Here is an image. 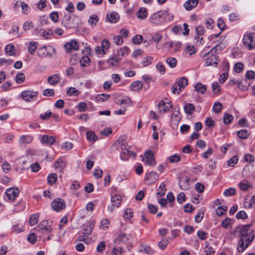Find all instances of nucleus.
Returning a JSON list of instances; mask_svg holds the SVG:
<instances>
[{
	"label": "nucleus",
	"instance_id": "680f3d73",
	"mask_svg": "<svg viewBox=\"0 0 255 255\" xmlns=\"http://www.w3.org/2000/svg\"><path fill=\"white\" fill-rule=\"evenodd\" d=\"M52 115V113L48 110L43 114L40 115V118L42 120H46L49 119Z\"/></svg>",
	"mask_w": 255,
	"mask_h": 255
},
{
	"label": "nucleus",
	"instance_id": "37998d69",
	"mask_svg": "<svg viewBox=\"0 0 255 255\" xmlns=\"http://www.w3.org/2000/svg\"><path fill=\"white\" fill-rule=\"evenodd\" d=\"M99 20L98 16L95 14H93L90 16L88 22L92 26H95Z\"/></svg>",
	"mask_w": 255,
	"mask_h": 255
},
{
	"label": "nucleus",
	"instance_id": "0eeeda50",
	"mask_svg": "<svg viewBox=\"0 0 255 255\" xmlns=\"http://www.w3.org/2000/svg\"><path fill=\"white\" fill-rule=\"evenodd\" d=\"M51 206L53 210L59 212L65 208L66 204L64 200L56 198L52 202Z\"/></svg>",
	"mask_w": 255,
	"mask_h": 255
},
{
	"label": "nucleus",
	"instance_id": "a878e982",
	"mask_svg": "<svg viewBox=\"0 0 255 255\" xmlns=\"http://www.w3.org/2000/svg\"><path fill=\"white\" fill-rule=\"evenodd\" d=\"M130 86L131 90L137 92L142 89L143 84H142L141 82L139 81H136L132 82L130 84Z\"/></svg>",
	"mask_w": 255,
	"mask_h": 255
},
{
	"label": "nucleus",
	"instance_id": "6ab92c4d",
	"mask_svg": "<svg viewBox=\"0 0 255 255\" xmlns=\"http://www.w3.org/2000/svg\"><path fill=\"white\" fill-rule=\"evenodd\" d=\"M107 17L109 22L115 23L118 22L120 16L117 12L114 11L110 14H107Z\"/></svg>",
	"mask_w": 255,
	"mask_h": 255
},
{
	"label": "nucleus",
	"instance_id": "5701e85b",
	"mask_svg": "<svg viewBox=\"0 0 255 255\" xmlns=\"http://www.w3.org/2000/svg\"><path fill=\"white\" fill-rule=\"evenodd\" d=\"M189 181V178L180 179L178 183L180 188L183 190H188L190 187Z\"/></svg>",
	"mask_w": 255,
	"mask_h": 255
},
{
	"label": "nucleus",
	"instance_id": "f3484780",
	"mask_svg": "<svg viewBox=\"0 0 255 255\" xmlns=\"http://www.w3.org/2000/svg\"><path fill=\"white\" fill-rule=\"evenodd\" d=\"M25 45L27 46V50L28 52L31 54L33 55L35 53L36 50L38 47V42L34 41H31L28 42H26Z\"/></svg>",
	"mask_w": 255,
	"mask_h": 255
},
{
	"label": "nucleus",
	"instance_id": "e2e57ef3",
	"mask_svg": "<svg viewBox=\"0 0 255 255\" xmlns=\"http://www.w3.org/2000/svg\"><path fill=\"white\" fill-rule=\"evenodd\" d=\"M69 96H77L79 94V91L74 87H70L67 91Z\"/></svg>",
	"mask_w": 255,
	"mask_h": 255
},
{
	"label": "nucleus",
	"instance_id": "aec40b11",
	"mask_svg": "<svg viewBox=\"0 0 255 255\" xmlns=\"http://www.w3.org/2000/svg\"><path fill=\"white\" fill-rule=\"evenodd\" d=\"M198 3V0H188L184 4L185 8L190 10L195 7Z\"/></svg>",
	"mask_w": 255,
	"mask_h": 255
},
{
	"label": "nucleus",
	"instance_id": "7ed1b4c3",
	"mask_svg": "<svg viewBox=\"0 0 255 255\" xmlns=\"http://www.w3.org/2000/svg\"><path fill=\"white\" fill-rule=\"evenodd\" d=\"M79 20V16L77 15L74 16L72 19H71V16L69 14L65 15L62 23L67 28H70L78 26L79 24L78 22Z\"/></svg>",
	"mask_w": 255,
	"mask_h": 255
},
{
	"label": "nucleus",
	"instance_id": "412c9836",
	"mask_svg": "<svg viewBox=\"0 0 255 255\" xmlns=\"http://www.w3.org/2000/svg\"><path fill=\"white\" fill-rule=\"evenodd\" d=\"M33 139V136L30 135H22L19 138V143L20 144H29L32 142Z\"/></svg>",
	"mask_w": 255,
	"mask_h": 255
},
{
	"label": "nucleus",
	"instance_id": "2eb2a0df",
	"mask_svg": "<svg viewBox=\"0 0 255 255\" xmlns=\"http://www.w3.org/2000/svg\"><path fill=\"white\" fill-rule=\"evenodd\" d=\"M65 48L66 52H71L72 50H76L79 48V44L75 40H71L69 42L65 44Z\"/></svg>",
	"mask_w": 255,
	"mask_h": 255
},
{
	"label": "nucleus",
	"instance_id": "a211bd4d",
	"mask_svg": "<svg viewBox=\"0 0 255 255\" xmlns=\"http://www.w3.org/2000/svg\"><path fill=\"white\" fill-rule=\"evenodd\" d=\"M129 240V236L124 233H121L116 239L115 242L117 243H127Z\"/></svg>",
	"mask_w": 255,
	"mask_h": 255
},
{
	"label": "nucleus",
	"instance_id": "f257e3e1",
	"mask_svg": "<svg viewBox=\"0 0 255 255\" xmlns=\"http://www.w3.org/2000/svg\"><path fill=\"white\" fill-rule=\"evenodd\" d=\"M239 229L240 239L238 250L239 252H243L254 240L255 233L249 225L243 226Z\"/></svg>",
	"mask_w": 255,
	"mask_h": 255
},
{
	"label": "nucleus",
	"instance_id": "49530a36",
	"mask_svg": "<svg viewBox=\"0 0 255 255\" xmlns=\"http://www.w3.org/2000/svg\"><path fill=\"white\" fill-rule=\"evenodd\" d=\"M166 62L169 66L171 68L175 67L177 65V60L174 57H169L167 58Z\"/></svg>",
	"mask_w": 255,
	"mask_h": 255
},
{
	"label": "nucleus",
	"instance_id": "de8ad7c7",
	"mask_svg": "<svg viewBox=\"0 0 255 255\" xmlns=\"http://www.w3.org/2000/svg\"><path fill=\"white\" fill-rule=\"evenodd\" d=\"M20 4L21 7L22 13L24 14H28L29 12L30 9L28 4L25 3L24 1H21Z\"/></svg>",
	"mask_w": 255,
	"mask_h": 255
},
{
	"label": "nucleus",
	"instance_id": "2f4dec72",
	"mask_svg": "<svg viewBox=\"0 0 255 255\" xmlns=\"http://www.w3.org/2000/svg\"><path fill=\"white\" fill-rule=\"evenodd\" d=\"M212 91L214 94L219 95L221 93V88L220 84L216 81L212 84Z\"/></svg>",
	"mask_w": 255,
	"mask_h": 255
},
{
	"label": "nucleus",
	"instance_id": "20e7f679",
	"mask_svg": "<svg viewBox=\"0 0 255 255\" xmlns=\"http://www.w3.org/2000/svg\"><path fill=\"white\" fill-rule=\"evenodd\" d=\"M243 43L249 50H252L255 48V33H246L244 36Z\"/></svg>",
	"mask_w": 255,
	"mask_h": 255
},
{
	"label": "nucleus",
	"instance_id": "3c124183",
	"mask_svg": "<svg viewBox=\"0 0 255 255\" xmlns=\"http://www.w3.org/2000/svg\"><path fill=\"white\" fill-rule=\"evenodd\" d=\"M233 116L231 114L226 113L224 115L223 121L225 124L229 125L233 120Z\"/></svg>",
	"mask_w": 255,
	"mask_h": 255
},
{
	"label": "nucleus",
	"instance_id": "9b49d317",
	"mask_svg": "<svg viewBox=\"0 0 255 255\" xmlns=\"http://www.w3.org/2000/svg\"><path fill=\"white\" fill-rule=\"evenodd\" d=\"M162 12L160 10L152 14L149 17V21L155 25H159L163 23V19L162 17Z\"/></svg>",
	"mask_w": 255,
	"mask_h": 255
},
{
	"label": "nucleus",
	"instance_id": "f704fd0d",
	"mask_svg": "<svg viewBox=\"0 0 255 255\" xmlns=\"http://www.w3.org/2000/svg\"><path fill=\"white\" fill-rule=\"evenodd\" d=\"M86 138L89 141L95 142L98 139V137L96 135L94 132L88 131L86 133Z\"/></svg>",
	"mask_w": 255,
	"mask_h": 255
},
{
	"label": "nucleus",
	"instance_id": "69168bd1",
	"mask_svg": "<svg viewBox=\"0 0 255 255\" xmlns=\"http://www.w3.org/2000/svg\"><path fill=\"white\" fill-rule=\"evenodd\" d=\"M65 166V163L62 159L59 158L55 162V168L56 169H62Z\"/></svg>",
	"mask_w": 255,
	"mask_h": 255
},
{
	"label": "nucleus",
	"instance_id": "dca6fc26",
	"mask_svg": "<svg viewBox=\"0 0 255 255\" xmlns=\"http://www.w3.org/2000/svg\"><path fill=\"white\" fill-rule=\"evenodd\" d=\"M158 175L155 172H150L146 174L145 177V180L147 183L150 184L155 182L158 179Z\"/></svg>",
	"mask_w": 255,
	"mask_h": 255
},
{
	"label": "nucleus",
	"instance_id": "c756f323",
	"mask_svg": "<svg viewBox=\"0 0 255 255\" xmlns=\"http://www.w3.org/2000/svg\"><path fill=\"white\" fill-rule=\"evenodd\" d=\"M136 15L140 19H143L147 16V11L145 8L141 7L137 12Z\"/></svg>",
	"mask_w": 255,
	"mask_h": 255
},
{
	"label": "nucleus",
	"instance_id": "09e8293b",
	"mask_svg": "<svg viewBox=\"0 0 255 255\" xmlns=\"http://www.w3.org/2000/svg\"><path fill=\"white\" fill-rule=\"evenodd\" d=\"M238 136L241 139H246L249 135V132L246 129H242L237 132Z\"/></svg>",
	"mask_w": 255,
	"mask_h": 255
},
{
	"label": "nucleus",
	"instance_id": "58836bf2",
	"mask_svg": "<svg viewBox=\"0 0 255 255\" xmlns=\"http://www.w3.org/2000/svg\"><path fill=\"white\" fill-rule=\"evenodd\" d=\"M39 215L38 214H34L30 216L29 222L31 226L36 225L38 222Z\"/></svg>",
	"mask_w": 255,
	"mask_h": 255
},
{
	"label": "nucleus",
	"instance_id": "338daca9",
	"mask_svg": "<svg viewBox=\"0 0 255 255\" xmlns=\"http://www.w3.org/2000/svg\"><path fill=\"white\" fill-rule=\"evenodd\" d=\"M106 248V244L104 241L101 242L96 248V251L98 253H102Z\"/></svg>",
	"mask_w": 255,
	"mask_h": 255
},
{
	"label": "nucleus",
	"instance_id": "72a5a7b5",
	"mask_svg": "<svg viewBox=\"0 0 255 255\" xmlns=\"http://www.w3.org/2000/svg\"><path fill=\"white\" fill-rule=\"evenodd\" d=\"M120 60L121 58H119L118 56H113L109 58L107 62L112 66H116L118 65Z\"/></svg>",
	"mask_w": 255,
	"mask_h": 255
},
{
	"label": "nucleus",
	"instance_id": "9d476101",
	"mask_svg": "<svg viewBox=\"0 0 255 255\" xmlns=\"http://www.w3.org/2000/svg\"><path fill=\"white\" fill-rule=\"evenodd\" d=\"M19 190L17 188H9L5 191V194L7 200L14 201L18 196Z\"/></svg>",
	"mask_w": 255,
	"mask_h": 255
},
{
	"label": "nucleus",
	"instance_id": "c9c22d12",
	"mask_svg": "<svg viewBox=\"0 0 255 255\" xmlns=\"http://www.w3.org/2000/svg\"><path fill=\"white\" fill-rule=\"evenodd\" d=\"M59 81V77L57 74L53 75L47 78V81L51 85H55Z\"/></svg>",
	"mask_w": 255,
	"mask_h": 255
},
{
	"label": "nucleus",
	"instance_id": "b1692460",
	"mask_svg": "<svg viewBox=\"0 0 255 255\" xmlns=\"http://www.w3.org/2000/svg\"><path fill=\"white\" fill-rule=\"evenodd\" d=\"M240 189L242 191H247L252 187L251 184L246 180H242L238 184Z\"/></svg>",
	"mask_w": 255,
	"mask_h": 255
},
{
	"label": "nucleus",
	"instance_id": "393cba45",
	"mask_svg": "<svg viewBox=\"0 0 255 255\" xmlns=\"http://www.w3.org/2000/svg\"><path fill=\"white\" fill-rule=\"evenodd\" d=\"M194 90L201 94H204L206 92L207 87L201 83H197L194 86Z\"/></svg>",
	"mask_w": 255,
	"mask_h": 255
},
{
	"label": "nucleus",
	"instance_id": "5fc2aeb1",
	"mask_svg": "<svg viewBox=\"0 0 255 255\" xmlns=\"http://www.w3.org/2000/svg\"><path fill=\"white\" fill-rule=\"evenodd\" d=\"M185 52L187 54H189L190 56H191L192 55L196 53V50L194 46L188 45L185 48Z\"/></svg>",
	"mask_w": 255,
	"mask_h": 255
},
{
	"label": "nucleus",
	"instance_id": "6e6552de",
	"mask_svg": "<svg viewBox=\"0 0 255 255\" xmlns=\"http://www.w3.org/2000/svg\"><path fill=\"white\" fill-rule=\"evenodd\" d=\"M204 59L205 60V65L206 66L214 65L216 67L218 64L216 61L218 60V57L213 55L211 51H209L205 54Z\"/></svg>",
	"mask_w": 255,
	"mask_h": 255
},
{
	"label": "nucleus",
	"instance_id": "4c0bfd02",
	"mask_svg": "<svg viewBox=\"0 0 255 255\" xmlns=\"http://www.w3.org/2000/svg\"><path fill=\"white\" fill-rule=\"evenodd\" d=\"M236 194V189L235 188L230 187L224 190L223 195L225 197H230Z\"/></svg>",
	"mask_w": 255,
	"mask_h": 255
},
{
	"label": "nucleus",
	"instance_id": "ea45409f",
	"mask_svg": "<svg viewBox=\"0 0 255 255\" xmlns=\"http://www.w3.org/2000/svg\"><path fill=\"white\" fill-rule=\"evenodd\" d=\"M205 210L201 209L198 211L197 215L195 217V221L198 223H200L204 217Z\"/></svg>",
	"mask_w": 255,
	"mask_h": 255
},
{
	"label": "nucleus",
	"instance_id": "4468645a",
	"mask_svg": "<svg viewBox=\"0 0 255 255\" xmlns=\"http://www.w3.org/2000/svg\"><path fill=\"white\" fill-rule=\"evenodd\" d=\"M170 102L167 98H165L161 101L158 105L159 111L161 112H166L168 111L172 107Z\"/></svg>",
	"mask_w": 255,
	"mask_h": 255
},
{
	"label": "nucleus",
	"instance_id": "13d9d810",
	"mask_svg": "<svg viewBox=\"0 0 255 255\" xmlns=\"http://www.w3.org/2000/svg\"><path fill=\"white\" fill-rule=\"evenodd\" d=\"M95 222L92 221L91 223H90L88 225L86 226L85 227V231L86 232V234H90L92 233L93 231V230L95 227Z\"/></svg>",
	"mask_w": 255,
	"mask_h": 255
},
{
	"label": "nucleus",
	"instance_id": "052dcab7",
	"mask_svg": "<svg viewBox=\"0 0 255 255\" xmlns=\"http://www.w3.org/2000/svg\"><path fill=\"white\" fill-rule=\"evenodd\" d=\"M197 235L201 240H206L208 238V233L203 231H198L197 233Z\"/></svg>",
	"mask_w": 255,
	"mask_h": 255
},
{
	"label": "nucleus",
	"instance_id": "8fccbe9b",
	"mask_svg": "<svg viewBox=\"0 0 255 255\" xmlns=\"http://www.w3.org/2000/svg\"><path fill=\"white\" fill-rule=\"evenodd\" d=\"M57 175L56 173H51L47 177L48 183L50 184H53L57 180Z\"/></svg>",
	"mask_w": 255,
	"mask_h": 255
},
{
	"label": "nucleus",
	"instance_id": "e433bc0d",
	"mask_svg": "<svg viewBox=\"0 0 255 255\" xmlns=\"http://www.w3.org/2000/svg\"><path fill=\"white\" fill-rule=\"evenodd\" d=\"M80 64L82 67H87L90 64V59L88 56H83L80 60Z\"/></svg>",
	"mask_w": 255,
	"mask_h": 255
},
{
	"label": "nucleus",
	"instance_id": "423d86ee",
	"mask_svg": "<svg viewBox=\"0 0 255 255\" xmlns=\"http://www.w3.org/2000/svg\"><path fill=\"white\" fill-rule=\"evenodd\" d=\"M51 51H54L55 49L50 46H43L38 49L37 55L41 58L46 57H52V54L50 53Z\"/></svg>",
	"mask_w": 255,
	"mask_h": 255
},
{
	"label": "nucleus",
	"instance_id": "4d7b16f0",
	"mask_svg": "<svg viewBox=\"0 0 255 255\" xmlns=\"http://www.w3.org/2000/svg\"><path fill=\"white\" fill-rule=\"evenodd\" d=\"M227 210V207L226 206H219L218 207L216 210V214L218 216L223 215Z\"/></svg>",
	"mask_w": 255,
	"mask_h": 255
},
{
	"label": "nucleus",
	"instance_id": "79ce46f5",
	"mask_svg": "<svg viewBox=\"0 0 255 255\" xmlns=\"http://www.w3.org/2000/svg\"><path fill=\"white\" fill-rule=\"evenodd\" d=\"M162 38V35L159 33L157 32L154 33L152 36L151 38L150 39L151 42H154L156 44L159 43Z\"/></svg>",
	"mask_w": 255,
	"mask_h": 255
},
{
	"label": "nucleus",
	"instance_id": "39448f33",
	"mask_svg": "<svg viewBox=\"0 0 255 255\" xmlns=\"http://www.w3.org/2000/svg\"><path fill=\"white\" fill-rule=\"evenodd\" d=\"M21 98L25 102H31L36 100L38 92L36 91L25 90L21 93Z\"/></svg>",
	"mask_w": 255,
	"mask_h": 255
},
{
	"label": "nucleus",
	"instance_id": "f03ea898",
	"mask_svg": "<svg viewBox=\"0 0 255 255\" xmlns=\"http://www.w3.org/2000/svg\"><path fill=\"white\" fill-rule=\"evenodd\" d=\"M188 79L185 77L178 79L171 88L172 92L175 94H179L180 91L188 85Z\"/></svg>",
	"mask_w": 255,
	"mask_h": 255
},
{
	"label": "nucleus",
	"instance_id": "7c9ffc66",
	"mask_svg": "<svg viewBox=\"0 0 255 255\" xmlns=\"http://www.w3.org/2000/svg\"><path fill=\"white\" fill-rule=\"evenodd\" d=\"M223 40V39L220 37L219 38V40H217V42H219L220 44H217L212 49H211L210 51L212 53H214V52L216 53L218 52H221L224 48L225 46L221 44V41Z\"/></svg>",
	"mask_w": 255,
	"mask_h": 255
},
{
	"label": "nucleus",
	"instance_id": "6e6d98bb",
	"mask_svg": "<svg viewBox=\"0 0 255 255\" xmlns=\"http://www.w3.org/2000/svg\"><path fill=\"white\" fill-rule=\"evenodd\" d=\"M244 64L242 62L236 63L234 66V70L236 73H241L244 69Z\"/></svg>",
	"mask_w": 255,
	"mask_h": 255
},
{
	"label": "nucleus",
	"instance_id": "1a4fd4ad",
	"mask_svg": "<svg viewBox=\"0 0 255 255\" xmlns=\"http://www.w3.org/2000/svg\"><path fill=\"white\" fill-rule=\"evenodd\" d=\"M136 154L129 150L128 148L127 147L126 145L123 144L122 147V151L120 154V158L122 160H128L129 157H132L134 158Z\"/></svg>",
	"mask_w": 255,
	"mask_h": 255
},
{
	"label": "nucleus",
	"instance_id": "473e14b6",
	"mask_svg": "<svg viewBox=\"0 0 255 255\" xmlns=\"http://www.w3.org/2000/svg\"><path fill=\"white\" fill-rule=\"evenodd\" d=\"M129 49L127 46H124L118 51V57L119 58L124 57L127 55L129 52Z\"/></svg>",
	"mask_w": 255,
	"mask_h": 255
},
{
	"label": "nucleus",
	"instance_id": "4be33fe9",
	"mask_svg": "<svg viewBox=\"0 0 255 255\" xmlns=\"http://www.w3.org/2000/svg\"><path fill=\"white\" fill-rule=\"evenodd\" d=\"M162 12V17L163 19V23L165 22L171 21L173 18V14L170 12L169 10H160Z\"/></svg>",
	"mask_w": 255,
	"mask_h": 255
},
{
	"label": "nucleus",
	"instance_id": "864d4df0",
	"mask_svg": "<svg viewBox=\"0 0 255 255\" xmlns=\"http://www.w3.org/2000/svg\"><path fill=\"white\" fill-rule=\"evenodd\" d=\"M15 81L19 84L22 83L25 80V76L23 73L19 72L15 77Z\"/></svg>",
	"mask_w": 255,
	"mask_h": 255
},
{
	"label": "nucleus",
	"instance_id": "774afa93",
	"mask_svg": "<svg viewBox=\"0 0 255 255\" xmlns=\"http://www.w3.org/2000/svg\"><path fill=\"white\" fill-rule=\"evenodd\" d=\"M229 19L230 21L234 22L239 20L240 15L237 13H232L229 15Z\"/></svg>",
	"mask_w": 255,
	"mask_h": 255
},
{
	"label": "nucleus",
	"instance_id": "ddd939ff",
	"mask_svg": "<svg viewBox=\"0 0 255 255\" xmlns=\"http://www.w3.org/2000/svg\"><path fill=\"white\" fill-rule=\"evenodd\" d=\"M39 138L41 142L45 145H51L55 142V138L53 136L48 135H40Z\"/></svg>",
	"mask_w": 255,
	"mask_h": 255
},
{
	"label": "nucleus",
	"instance_id": "0e129e2a",
	"mask_svg": "<svg viewBox=\"0 0 255 255\" xmlns=\"http://www.w3.org/2000/svg\"><path fill=\"white\" fill-rule=\"evenodd\" d=\"M157 70L161 74L163 75L165 73V68L161 62L158 63L156 65Z\"/></svg>",
	"mask_w": 255,
	"mask_h": 255
},
{
	"label": "nucleus",
	"instance_id": "bb28decb",
	"mask_svg": "<svg viewBox=\"0 0 255 255\" xmlns=\"http://www.w3.org/2000/svg\"><path fill=\"white\" fill-rule=\"evenodd\" d=\"M46 223V221H44L41 222L42 224H43L44 225ZM39 228L41 230V233L43 235H48L50 233H51L53 230L52 228L50 226H44L42 227V224L41 225L39 226Z\"/></svg>",
	"mask_w": 255,
	"mask_h": 255
},
{
	"label": "nucleus",
	"instance_id": "cd10ccee",
	"mask_svg": "<svg viewBox=\"0 0 255 255\" xmlns=\"http://www.w3.org/2000/svg\"><path fill=\"white\" fill-rule=\"evenodd\" d=\"M111 202L113 205L119 207L121 205V197L120 195L115 194L111 197Z\"/></svg>",
	"mask_w": 255,
	"mask_h": 255
},
{
	"label": "nucleus",
	"instance_id": "bf43d9fd",
	"mask_svg": "<svg viewBox=\"0 0 255 255\" xmlns=\"http://www.w3.org/2000/svg\"><path fill=\"white\" fill-rule=\"evenodd\" d=\"M222 109V105L219 102H216L213 105V110L216 113H219Z\"/></svg>",
	"mask_w": 255,
	"mask_h": 255
},
{
	"label": "nucleus",
	"instance_id": "f8f14e48",
	"mask_svg": "<svg viewBox=\"0 0 255 255\" xmlns=\"http://www.w3.org/2000/svg\"><path fill=\"white\" fill-rule=\"evenodd\" d=\"M143 160L144 163L148 165L154 166L155 165L154 154L152 150H148L145 151Z\"/></svg>",
	"mask_w": 255,
	"mask_h": 255
},
{
	"label": "nucleus",
	"instance_id": "603ef678",
	"mask_svg": "<svg viewBox=\"0 0 255 255\" xmlns=\"http://www.w3.org/2000/svg\"><path fill=\"white\" fill-rule=\"evenodd\" d=\"M139 252H143L149 255H152L154 253V251L149 246H142L139 250Z\"/></svg>",
	"mask_w": 255,
	"mask_h": 255
},
{
	"label": "nucleus",
	"instance_id": "a18cd8bd",
	"mask_svg": "<svg viewBox=\"0 0 255 255\" xmlns=\"http://www.w3.org/2000/svg\"><path fill=\"white\" fill-rule=\"evenodd\" d=\"M239 161V157L237 155H235L231 157L228 161H227V165L229 167H234Z\"/></svg>",
	"mask_w": 255,
	"mask_h": 255
},
{
	"label": "nucleus",
	"instance_id": "a19ab883",
	"mask_svg": "<svg viewBox=\"0 0 255 255\" xmlns=\"http://www.w3.org/2000/svg\"><path fill=\"white\" fill-rule=\"evenodd\" d=\"M95 162V157L93 155H90L88 157L86 162V168L90 170L91 169L93 165Z\"/></svg>",
	"mask_w": 255,
	"mask_h": 255
},
{
	"label": "nucleus",
	"instance_id": "c03bdc74",
	"mask_svg": "<svg viewBox=\"0 0 255 255\" xmlns=\"http://www.w3.org/2000/svg\"><path fill=\"white\" fill-rule=\"evenodd\" d=\"M184 109L186 114L191 115L195 110V107L192 104H187L184 106Z\"/></svg>",
	"mask_w": 255,
	"mask_h": 255
},
{
	"label": "nucleus",
	"instance_id": "c85d7f7f",
	"mask_svg": "<svg viewBox=\"0 0 255 255\" xmlns=\"http://www.w3.org/2000/svg\"><path fill=\"white\" fill-rule=\"evenodd\" d=\"M16 49L13 44H8L5 47V51L7 54L10 56L14 55Z\"/></svg>",
	"mask_w": 255,
	"mask_h": 255
}]
</instances>
